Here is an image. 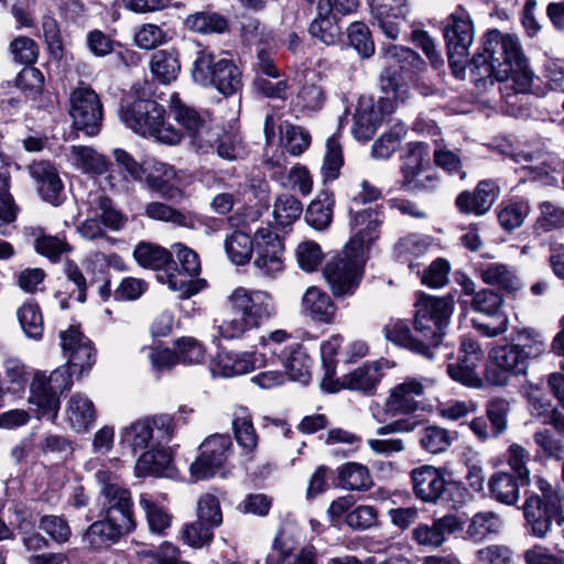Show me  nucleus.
I'll return each instance as SVG.
<instances>
[{"instance_id": "nucleus-35", "label": "nucleus", "mask_w": 564, "mask_h": 564, "mask_svg": "<svg viewBox=\"0 0 564 564\" xmlns=\"http://www.w3.org/2000/svg\"><path fill=\"white\" fill-rule=\"evenodd\" d=\"M139 506L144 512L150 533L164 536L172 527L173 516L156 498L150 494H142Z\"/></svg>"}, {"instance_id": "nucleus-25", "label": "nucleus", "mask_w": 564, "mask_h": 564, "mask_svg": "<svg viewBox=\"0 0 564 564\" xmlns=\"http://www.w3.org/2000/svg\"><path fill=\"white\" fill-rule=\"evenodd\" d=\"M145 184L149 188L159 193L163 198L180 202L184 198V192L175 184V169L164 162L154 161L144 171Z\"/></svg>"}, {"instance_id": "nucleus-26", "label": "nucleus", "mask_w": 564, "mask_h": 564, "mask_svg": "<svg viewBox=\"0 0 564 564\" xmlns=\"http://www.w3.org/2000/svg\"><path fill=\"white\" fill-rule=\"evenodd\" d=\"M413 491L425 502H436L445 488L444 473L434 466L422 465L411 471Z\"/></svg>"}, {"instance_id": "nucleus-44", "label": "nucleus", "mask_w": 564, "mask_h": 564, "mask_svg": "<svg viewBox=\"0 0 564 564\" xmlns=\"http://www.w3.org/2000/svg\"><path fill=\"white\" fill-rule=\"evenodd\" d=\"M150 69L153 76L163 84L175 80L181 70L177 52L173 48L156 51L151 56Z\"/></svg>"}, {"instance_id": "nucleus-12", "label": "nucleus", "mask_w": 564, "mask_h": 564, "mask_svg": "<svg viewBox=\"0 0 564 564\" xmlns=\"http://www.w3.org/2000/svg\"><path fill=\"white\" fill-rule=\"evenodd\" d=\"M424 394L422 381L408 378L390 389L384 404L371 401L369 412L378 423H384L390 417L410 415L420 409L417 398Z\"/></svg>"}, {"instance_id": "nucleus-57", "label": "nucleus", "mask_w": 564, "mask_h": 564, "mask_svg": "<svg viewBox=\"0 0 564 564\" xmlns=\"http://www.w3.org/2000/svg\"><path fill=\"white\" fill-rule=\"evenodd\" d=\"M18 318L24 334L32 339L43 335V316L37 304L28 302L18 310Z\"/></svg>"}, {"instance_id": "nucleus-1", "label": "nucleus", "mask_w": 564, "mask_h": 564, "mask_svg": "<svg viewBox=\"0 0 564 564\" xmlns=\"http://www.w3.org/2000/svg\"><path fill=\"white\" fill-rule=\"evenodd\" d=\"M59 338L67 359L66 365L58 367L50 376L35 372L30 384L29 402L34 406L37 419L54 421L58 415L61 394L72 387V376L82 377L88 373L96 362V349L78 327L69 326L61 332Z\"/></svg>"}, {"instance_id": "nucleus-17", "label": "nucleus", "mask_w": 564, "mask_h": 564, "mask_svg": "<svg viewBox=\"0 0 564 564\" xmlns=\"http://www.w3.org/2000/svg\"><path fill=\"white\" fill-rule=\"evenodd\" d=\"M253 265L260 274L275 278L284 270V245L276 232L260 228L253 235Z\"/></svg>"}, {"instance_id": "nucleus-21", "label": "nucleus", "mask_w": 564, "mask_h": 564, "mask_svg": "<svg viewBox=\"0 0 564 564\" xmlns=\"http://www.w3.org/2000/svg\"><path fill=\"white\" fill-rule=\"evenodd\" d=\"M381 223L382 215L378 209L365 208L351 212V237L345 247L352 251H361L367 258L370 246L379 237Z\"/></svg>"}, {"instance_id": "nucleus-30", "label": "nucleus", "mask_w": 564, "mask_h": 564, "mask_svg": "<svg viewBox=\"0 0 564 564\" xmlns=\"http://www.w3.org/2000/svg\"><path fill=\"white\" fill-rule=\"evenodd\" d=\"M134 530V527L105 517L94 522L84 534V542L93 549L108 547L123 534Z\"/></svg>"}, {"instance_id": "nucleus-43", "label": "nucleus", "mask_w": 564, "mask_h": 564, "mask_svg": "<svg viewBox=\"0 0 564 564\" xmlns=\"http://www.w3.org/2000/svg\"><path fill=\"white\" fill-rule=\"evenodd\" d=\"M334 204L335 199L332 193H319L306 209L305 220L307 225L316 230L326 229L333 219Z\"/></svg>"}, {"instance_id": "nucleus-62", "label": "nucleus", "mask_w": 564, "mask_h": 564, "mask_svg": "<svg viewBox=\"0 0 564 564\" xmlns=\"http://www.w3.org/2000/svg\"><path fill=\"white\" fill-rule=\"evenodd\" d=\"M148 419L150 422L153 446L169 447L167 444L171 442L176 431L174 417L169 414H160Z\"/></svg>"}, {"instance_id": "nucleus-38", "label": "nucleus", "mask_w": 564, "mask_h": 564, "mask_svg": "<svg viewBox=\"0 0 564 564\" xmlns=\"http://www.w3.org/2000/svg\"><path fill=\"white\" fill-rule=\"evenodd\" d=\"M232 432L238 446L243 454H252L259 443V436L253 426L251 413L247 408H237L232 415Z\"/></svg>"}, {"instance_id": "nucleus-10", "label": "nucleus", "mask_w": 564, "mask_h": 564, "mask_svg": "<svg viewBox=\"0 0 564 564\" xmlns=\"http://www.w3.org/2000/svg\"><path fill=\"white\" fill-rule=\"evenodd\" d=\"M454 302L452 297L419 294L415 301L414 329L431 346H437L449 324Z\"/></svg>"}, {"instance_id": "nucleus-29", "label": "nucleus", "mask_w": 564, "mask_h": 564, "mask_svg": "<svg viewBox=\"0 0 564 564\" xmlns=\"http://www.w3.org/2000/svg\"><path fill=\"white\" fill-rule=\"evenodd\" d=\"M527 369V355L519 345L496 348V386L507 384L510 376L523 373Z\"/></svg>"}, {"instance_id": "nucleus-22", "label": "nucleus", "mask_w": 564, "mask_h": 564, "mask_svg": "<svg viewBox=\"0 0 564 564\" xmlns=\"http://www.w3.org/2000/svg\"><path fill=\"white\" fill-rule=\"evenodd\" d=\"M265 362L259 351L219 350L212 361L210 371L214 377L232 378L259 369Z\"/></svg>"}, {"instance_id": "nucleus-8", "label": "nucleus", "mask_w": 564, "mask_h": 564, "mask_svg": "<svg viewBox=\"0 0 564 564\" xmlns=\"http://www.w3.org/2000/svg\"><path fill=\"white\" fill-rule=\"evenodd\" d=\"M193 80L203 87H215L231 96L242 87L241 72L231 58L216 57L207 47L199 48L192 66Z\"/></svg>"}, {"instance_id": "nucleus-4", "label": "nucleus", "mask_w": 564, "mask_h": 564, "mask_svg": "<svg viewBox=\"0 0 564 564\" xmlns=\"http://www.w3.org/2000/svg\"><path fill=\"white\" fill-rule=\"evenodd\" d=\"M501 56L503 62L496 68V82L501 83L499 91L502 101L508 105L506 112L517 116L514 106L518 95L528 93L532 85L533 74L523 55L519 37L513 34L500 35Z\"/></svg>"}, {"instance_id": "nucleus-23", "label": "nucleus", "mask_w": 564, "mask_h": 564, "mask_svg": "<svg viewBox=\"0 0 564 564\" xmlns=\"http://www.w3.org/2000/svg\"><path fill=\"white\" fill-rule=\"evenodd\" d=\"M29 173L43 200L53 206H59L63 203L64 183L53 163L48 161L34 162L29 166Z\"/></svg>"}, {"instance_id": "nucleus-27", "label": "nucleus", "mask_w": 564, "mask_h": 564, "mask_svg": "<svg viewBox=\"0 0 564 564\" xmlns=\"http://www.w3.org/2000/svg\"><path fill=\"white\" fill-rule=\"evenodd\" d=\"M65 155L70 166L80 173L93 176L105 174L112 165L106 155L86 145H70Z\"/></svg>"}, {"instance_id": "nucleus-33", "label": "nucleus", "mask_w": 564, "mask_h": 564, "mask_svg": "<svg viewBox=\"0 0 564 564\" xmlns=\"http://www.w3.org/2000/svg\"><path fill=\"white\" fill-rule=\"evenodd\" d=\"M429 147L423 142H410L402 155L401 171L405 183L412 188L424 186L416 178L430 165Z\"/></svg>"}, {"instance_id": "nucleus-47", "label": "nucleus", "mask_w": 564, "mask_h": 564, "mask_svg": "<svg viewBox=\"0 0 564 564\" xmlns=\"http://www.w3.org/2000/svg\"><path fill=\"white\" fill-rule=\"evenodd\" d=\"M479 357L470 356L464 358L462 356L455 362L447 365V373L454 380L469 388H480L482 380L477 372Z\"/></svg>"}, {"instance_id": "nucleus-56", "label": "nucleus", "mask_w": 564, "mask_h": 564, "mask_svg": "<svg viewBox=\"0 0 564 564\" xmlns=\"http://www.w3.org/2000/svg\"><path fill=\"white\" fill-rule=\"evenodd\" d=\"M344 156L339 140L333 135L326 141V152L324 154L323 165L321 167L325 182H333L339 176Z\"/></svg>"}, {"instance_id": "nucleus-42", "label": "nucleus", "mask_w": 564, "mask_h": 564, "mask_svg": "<svg viewBox=\"0 0 564 564\" xmlns=\"http://www.w3.org/2000/svg\"><path fill=\"white\" fill-rule=\"evenodd\" d=\"M338 486L346 490L366 491L372 485L370 471L367 466L349 462L337 469Z\"/></svg>"}, {"instance_id": "nucleus-6", "label": "nucleus", "mask_w": 564, "mask_h": 564, "mask_svg": "<svg viewBox=\"0 0 564 564\" xmlns=\"http://www.w3.org/2000/svg\"><path fill=\"white\" fill-rule=\"evenodd\" d=\"M164 108L151 99H138L122 108L120 118L135 133L151 137L156 141L175 145L182 139L181 132L164 120Z\"/></svg>"}, {"instance_id": "nucleus-59", "label": "nucleus", "mask_w": 564, "mask_h": 564, "mask_svg": "<svg viewBox=\"0 0 564 564\" xmlns=\"http://www.w3.org/2000/svg\"><path fill=\"white\" fill-rule=\"evenodd\" d=\"M178 364L198 365L205 360L206 348L194 337H182L175 341Z\"/></svg>"}, {"instance_id": "nucleus-51", "label": "nucleus", "mask_w": 564, "mask_h": 564, "mask_svg": "<svg viewBox=\"0 0 564 564\" xmlns=\"http://www.w3.org/2000/svg\"><path fill=\"white\" fill-rule=\"evenodd\" d=\"M279 142L291 155H301L311 144V135L302 127L291 123L279 124Z\"/></svg>"}, {"instance_id": "nucleus-34", "label": "nucleus", "mask_w": 564, "mask_h": 564, "mask_svg": "<svg viewBox=\"0 0 564 564\" xmlns=\"http://www.w3.org/2000/svg\"><path fill=\"white\" fill-rule=\"evenodd\" d=\"M135 473L139 477L171 476L173 473L172 449L153 446L143 452L135 463Z\"/></svg>"}, {"instance_id": "nucleus-3", "label": "nucleus", "mask_w": 564, "mask_h": 564, "mask_svg": "<svg viewBox=\"0 0 564 564\" xmlns=\"http://www.w3.org/2000/svg\"><path fill=\"white\" fill-rule=\"evenodd\" d=\"M226 306L228 314L214 319L217 335L225 340L242 339L276 314L271 293L245 286H237L227 295Z\"/></svg>"}, {"instance_id": "nucleus-9", "label": "nucleus", "mask_w": 564, "mask_h": 564, "mask_svg": "<svg viewBox=\"0 0 564 564\" xmlns=\"http://www.w3.org/2000/svg\"><path fill=\"white\" fill-rule=\"evenodd\" d=\"M199 273L198 254L182 243H174L171 251V267L158 273L156 278L171 291L177 292L180 299H189L206 286V281L197 278Z\"/></svg>"}, {"instance_id": "nucleus-55", "label": "nucleus", "mask_w": 564, "mask_h": 564, "mask_svg": "<svg viewBox=\"0 0 564 564\" xmlns=\"http://www.w3.org/2000/svg\"><path fill=\"white\" fill-rule=\"evenodd\" d=\"M455 440V435L446 429L431 425L423 429L420 433V444L422 448L431 454L445 452Z\"/></svg>"}, {"instance_id": "nucleus-54", "label": "nucleus", "mask_w": 564, "mask_h": 564, "mask_svg": "<svg viewBox=\"0 0 564 564\" xmlns=\"http://www.w3.org/2000/svg\"><path fill=\"white\" fill-rule=\"evenodd\" d=\"M214 530L215 529L206 522L196 519L182 527L180 539L184 544L199 550L212 543L214 540Z\"/></svg>"}, {"instance_id": "nucleus-61", "label": "nucleus", "mask_w": 564, "mask_h": 564, "mask_svg": "<svg viewBox=\"0 0 564 564\" xmlns=\"http://www.w3.org/2000/svg\"><path fill=\"white\" fill-rule=\"evenodd\" d=\"M431 245L432 239L429 236L411 234L399 240L395 245V252L400 259L411 260L425 254Z\"/></svg>"}, {"instance_id": "nucleus-58", "label": "nucleus", "mask_w": 564, "mask_h": 564, "mask_svg": "<svg viewBox=\"0 0 564 564\" xmlns=\"http://www.w3.org/2000/svg\"><path fill=\"white\" fill-rule=\"evenodd\" d=\"M406 129L403 124L393 126L375 141L371 148V156L377 160H387L399 148L404 138Z\"/></svg>"}, {"instance_id": "nucleus-53", "label": "nucleus", "mask_w": 564, "mask_h": 564, "mask_svg": "<svg viewBox=\"0 0 564 564\" xmlns=\"http://www.w3.org/2000/svg\"><path fill=\"white\" fill-rule=\"evenodd\" d=\"M343 337L340 335H333L328 339L323 340L321 344V361L324 371L321 380V388L326 389L327 381H333L336 376L337 355L343 345Z\"/></svg>"}, {"instance_id": "nucleus-31", "label": "nucleus", "mask_w": 564, "mask_h": 564, "mask_svg": "<svg viewBox=\"0 0 564 564\" xmlns=\"http://www.w3.org/2000/svg\"><path fill=\"white\" fill-rule=\"evenodd\" d=\"M267 564H317L314 546L302 547L294 553L293 543L280 533L275 536L272 551L265 558Z\"/></svg>"}, {"instance_id": "nucleus-19", "label": "nucleus", "mask_w": 564, "mask_h": 564, "mask_svg": "<svg viewBox=\"0 0 564 564\" xmlns=\"http://www.w3.org/2000/svg\"><path fill=\"white\" fill-rule=\"evenodd\" d=\"M372 24L390 40H397L401 23L411 12L410 0H367Z\"/></svg>"}, {"instance_id": "nucleus-15", "label": "nucleus", "mask_w": 564, "mask_h": 564, "mask_svg": "<svg viewBox=\"0 0 564 564\" xmlns=\"http://www.w3.org/2000/svg\"><path fill=\"white\" fill-rule=\"evenodd\" d=\"M199 455L189 466L194 481L206 480L219 474L232 453V442L229 435L213 434L199 445Z\"/></svg>"}, {"instance_id": "nucleus-2", "label": "nucleus", "mask_w": 564, "mask_h": 564, "mask_svg": "<svg viewBox=\"0 0 564 564\" xmlns=\"http://www.w3.org/2000/svg\"><path fill=\"white\" fill-rule=\"evenodd\" d=\"M265 362L260 368L281 365L283 370H267L252 378L263 389L279 387L286 381L307 384L312 378V358L303 344L284 329H275L260 338Z\"/></svg>"}, {"instance_id": "nucleus-11", "label": "nucleus", "mask_w": 564, "mask_h": 564, "mask_svg": "<svg viewBox=\"0 0 564 564\" xmlns=\"http://www.w3.org/2000/svg\"><path fill=\"white\" fill-rule=\"evenodd\" d=\"M366 263L361 251L344 247L324 268V276L335 296L351 295L358 288Z\"/></svg>"}, {"instance_id": "nucleus-52", "label": "nucleus", "mask_w": 564, "mask_h": 564, "mask_svg": "<svg viewBox=\"0 0 564 564\" xmlns=\"http://www.w3.org/2000/svg\"><path fill=\"white\" fill-rule=\"evenodd\" d=\"M151 435L149 419L140 420L121 431V443L129 446L133 453L148 451L153 447Z\"/></svg>"}, {"instance_id": "nucleus-5", "label": "nucleus", "mask_w": 564, "mask_h": 564, "mask_svg": "<svg viewBox=\"0 0 564 564\" xmlns=\"http://www.w3.org/2000/svg\"><path fill=\"white\" fill-rule=\"evenodd\" d=\"M384 69L380 76L381 90L391 96L395 105L410 98V88L406 78L410 74L424 68V61L413 50L390 44L382 48Z\"/></svg>"}, {"instance_id": "nucleus-48", "label": "nucleus", "mask_w": 564, "mask_h": 564, "mask_svg": "<svg viewBox=\"0 0 564 564\" xmlns=\"http://www.w3.org/2000/svg\"><path fill=\"white\" fill-rule=\"evenodd\" d=\"M185 26L196 33H224L227 30V20L219 13L203 10L194 12L184 21Z\"/></svg>"}, {"instance_id": "nucleus-60", "label": "nucleus", "mask_w": 564, "mask_h": 564, "mask_svg": "<svg viewBox=\"0 0 564 564\" xmlns=\"http://www.w3.org/2000/svg\"><path fill=\"white\" fill-rule=\"evenodd\" d=\"M29 381V373L24 365L18 359H7L4 362V384L8 392L20 395L24 392Z\"/></svg>"}, {"instance_id": "nucleus-63", "label": "nucleus", "mask_w": 564, "mask_h": 564, "mask_svg": "<svg viewBox=\"0 0 564 564\" xmlns=\"http://www.w3.org/2000/svg\"><path fill=\"white\" fill-rule=\"evenodd\" d=\"M196 516L214 529L220 527L223 512L218 497L210 492L202 495L197 501Z\"/></svg>"}, {"instance_id": "nucleus-45", "label": "nucleus", "mask_w": 564, "mask_h": 564, "mask_svg": "<svg viewBox=\"0 0 564 564\" xmlns=\"http://www.w3.org/2000/svg\"><path fill=\"white\" fill-rule=\"evenodd\" d=\"M494 32L488 31L485 35V41L481 51H478L469 63L470 74L476 83H481L489 79L494 83Z\"/></svg>"}, {"instance_id": "nucleus-37", "label": "nucleus", "mask_w": 564, "mask_h": 564, "mask_svg": "<svg viewBox=\"0 0 564 564\" xmlns=\"http://www.w3.org/2000/svg\"><path fill=\"white\" fill-rule=\"evenodd\" d=\"M66 420L73 430L87 431L96 421L93 401L86 394L74 393L66 404Z\"/></svg>"}, {"instance_id": "nucleus-49", "label": "nucleus", "mask_w": 564, "mask_h": 564, "mask_svg": "<svg viewBox=\"0 0 564 564\" xmlns=\"http://www.w3.org/2000/svg\"><path fill=\"white\" fill-rule=\"evenodd\" d=\"M254 249L253 237L241 230H235L225 239V251L236 265H243L251 259Z\"/></svg>"}, {"instance_id": "nucleus-32", "label": "nucleus", "mask_w": 564, "mask_h": 564, "mask_svg": "<svg viewBox=\"0 0 564 564\" xmlns=\"http://www.w3.org/2000/svg\"><path fill=\"white\" fill-rule=\"evenodd\" d=\"M303 313L311 319L330 324L336 315V305L330 296L316 286L308 288L302 297Z\"/></svg>"}, {"instance_id": "nucleus-24", "label": "nucleus", "mask_w": 564, "mask_h": 564, "mask_svg": "<svg viewBox=\"0 0 564 564\" xmlns=\"http://www.w3.org/2000/svg\"><path fill=\"white\" fill-rule=\"evenodd\" d=\"M444 37L447 50H458L460 54H467L474 41V26L469 13L462 7H457L447 18L444 28Z\"/></svg>"}, {"instance_id": "nucleus-50", "label": "nucleus", "mask_w": 564, "mask_h": 564, "mask_svg": "<svg viewBox=\"0 0 564 564\" xmlns=\"http://www.w3.org/2000/svg\"><path fill=\"white\" fill-rule=\"evenodd\" d=\"M144 214L151 219L172 223L182 227L195 228L196 221L192 215L184 214L161 202H152L147 204Z\"/></svg>"}, {"instance_id": "nucleus-46", "label": "nucleus", "mask_w": 564, "mask_h": 564, "mask_svg": "<svg viewBox=\"0 0 564 564\" xmlns=\"http://www.w3.org/2000/svg\"><path fill=\"white\" fill-rule=\"evenodd\" d=\"M133 257L141 267L159 273L171 267V252L150 242H140L133 251Z\"/></svg>"}, {"instance_id": "nucleus-40", "label": "nucleus", "mask_w": 564, "mask_h": 564, "mask_svg": "<svg viewBox=\"0 0 564 564\" xmlns=\"http://www.w3.org/2000/svg\"><path fill=\"white\" fill-rule=\"evenodd\" d=\"M89 213L99 218L104 227L118 231L126 224V217L112 207V203L102 192L90 194L87 200Z\"/></svg>"}, {"instance_id": "nucleus-36", "label": "nucleus", "mask_w": 564, "mask_h": 564, "mask_svg": "<svg viewBox=\"0 0 564 564\" xmlns=\"http://www.w3.org/2000/svg\"><path fill=\"white\" fill-rule=\"evenodd\" d=\"M386 338L404 348H408L426 358H432L433 352L429 344L421 338L412 335L411 329L405 321L397 319L390 321L383 328Z\"/></svg>"}, {"instance_id": "nucleus-16", "label": "nucleus", "mask_w": 564, "mask_h": 564, "mask_svg": "<svg viewBox=\"0 0 564 564\" xmlns=\"http://www.w3.org/2000/svg\"><path fill=\"white\" fill-rule=\"evenodd\" d=\"M170 110L197 151L207 152L213 147L215 134L208 129L206 115L185 104L176 93L170 97Z\"/></svg>"}, {"instance_id": "nucleus-41", "label": "nucleus", "mask_w": 564, "mask_h": 564, "mask_svg": "<svg viewBox=\"0 0 564 564\" xmlns=\"http://www.w3.org/2000/svg\"><path fill=\"white\" fill-rule=\"evenodd\" d=\"M303 205L295 196L283 193L275 197L273 203V219L278 229L291 228L301 217Z\"/></svg>"}, {"instance_id": "nucleus-64", "label": "nucleus", "mask_w": 564, "mask_h": 564, "mask_svg": "<svg viewBox=\"0 0 564 564\" xmlns=\"http://www.w3.org/2000/svg\"><path fill=\"white\" fill-rule=\"evenodd\" d=\"M142 557L150 558L149 564H189L181 558V550L172 542L164 541L158 550H144Z\"/></svg>"}, {"instance_id": "nucleus-7", "label": "nucleus", "mask_w": 564, "mask_h": 564, "mask_svg": "<svg viewBox=\"0 0 564 564\" xmlns=\"http://www.w3.org/2000/svg\"><path fill=\"white\" fill-rule=\"evenodd\" d=\"M536 486L542 497L535 494L529 496L523 505V516L531 534L542 539L550 532L553 521L558 525L564 523V498L556 484L542 477L536 478Z\"/></svg>"}, {"instance_id": "nucleus-18", "label": "nucleus", "mask_w": 564, "mask_h": 564, "mask_svg": "<svg viewBox=\"0 0 564 564\" xmlns=\"http://www.w3.org/2000/svg\"><path fill=\"white\" fill-rule=\"evenodd\" d=\"M382 365V361L365 364L341 378L336 377L333 381H327L324 391L336 393L346 389L368 397L373 395L383 378Z\"/></svg>"}, {"instance_id": "nucleus-20", "label": "nucleus", "mask_w": 564, "mask_h": 564, "mask_svg": "<svg viewBox=\"0 0 564 564\" xmlns=\"http://www.w3.org/2000/svg\"><path fill=\"white\" fill-rule=\"evenodd\" d=\"M394 101L386 95L378 101V107L370 99H360L354 115L351 133L357 140L367 141L373 137L383 113L393 111Z\"/></svg>"}, {"instance_id": "nucleus-14", "label": "nucleus", "mask_w": 564, "mask_h": 564, "mask_svg": "<svg viewBox=\"0 0 564 564\" xmlns=\"http://www.w3.org/2000/svg\"><path fill=\"white\" fill-rule=\"evenodd\" d=\"M96 479L100 485L101 511L105 517L135 528L131 494L118 482L116 474L99 469Z\"/></svg>"}, {"instance_id": "nucleus-39", "label": "nucleus", "mask_w": 564, "mask_h": 564, "mask_svg": "<svg viewBox=\"0 0 564 564\" xmlns=\"http://www.w3.org/2000/svg\"><path fill=\"white\" fill-rule=\"evenodd\" d=\"M494 184L490 181L478 183L473 194L463 192L456 199L458 209L463 213L482 215L487 213L494 203Z\"/></svg>"}, {"instance_id": "nucleus-13", "label": "nucleus", "mask_w": 564, "mask_h": 564, "mask_svg": "<svg viewBox=\"0 0 564 564\" xmlns=\"http://www.w3.org/2000/svg\"><path fill=\"white\" fill-rule=\"evenodd\" d=\"M69 115L77 130L86 135H97L102 126L104 108L97 93L80 84L69 95Z\"/></svg>"}, {"instance_id": "nucleus-28", "label": "nucleus", "mask_w": 564, "mask_h": 564, "mask_svg": "<svg viewBox=\"0 0 564 564\" xmlns=\"http://www.w3.org/2000/svg\"><path fill=\"white\" fill-rule=\"evenodd\" d=\"M308 32L326 45H334L341 35V28L333 13L330 0H318L316 15L310 24Z\"/></svg>"}]
</instances>
